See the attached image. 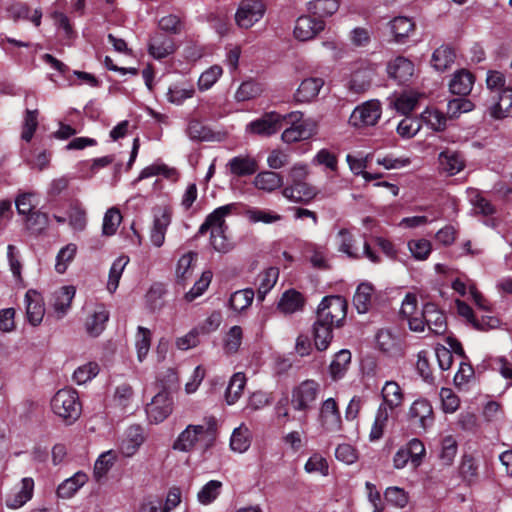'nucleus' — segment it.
Returning <instances> with one entry per match:
<instances>
[{
    "label": "nucleus",
    "instance_id": "1",
    "mask_svg": "<svg viewBox=\"0 0 512 512\" xmlns=\"http://www.w3.org/2000/svg\"><path fill=\"white\" fill-rule=\"evenodd\" d=\"M218 421L214 416H206L200 424H189L177 436L172 448L175 451L189 453L196 448L210 449L217 438Z\"/></svg>",
    "mask_w": 512,
    "mask_h": 512
},
{
    "label": "nucleus",
    "instance_id": "2",
    "mask_svg": "<svg viewBox=\"0 0 512 512\" xmlns=\"http://www.w3.org/2000/svg\"><path fill=\"white\" fill-rule=\"evenodd\" d=\"M381 395L383 402L377 410L374 423L371 427L369 434L371 441H377L382 438L390 412L401 406L404 400L402 389L395 381H387L382 388Z\"/></svg>",
    "mask_w": 512,
    "mask_h": 512
},
{
    "label": "nucleus",
    "instance_id": "3",
    "mask_svg": "<svg viewBox=\"0 0 512 512\" xmlns=\"http://www.w3.org/2000/svg\"><path fill=\"white\" fill-rule=\"evenodd\" d=\"M287 124H290L281 135L284 143L292 144L307 140L317 133L318 123L313 118H303V113L293 111L284 115Z\"/></svg>",
    "mask_w": 512,
    "mask_h": 512
},
{
    "label": "nucleus",
    "instance_id": "4",
    "mask_svg": "<svg viewBox=\"0 0 512 512\" xmlns=\"http://www.w3.org/2000/svg\"><path fill=\"white\" fill-rule=\"evenodd\" d=\"M426 327L435 335H444L447 331L446 316L434 303H426L419 318L410 322V330L414 332H424Z\"/></svg>",
    "mask_w": 512,
    "mask_h": 512
},
{
    "label": "nucleus",
    "instance_id": "5",
    "mask_svg": "<svg viewBox=\"0 0 512 512\" xmlns=\"http://www.w3.org/2000/svg\"><path fill=\"white\" fill-rule=\"evenodd\" d=\"M51 409L55 415L67 423H73L81 415V404L76 390L60 389L51 399Z\"/></svg>",
    "mask_w": 512,
    "mask_h": 512
},
{
    "label": "nucleus",
    "instance_id": "6",
    "mask_svg": "<svg viewBox=\"0 0 512 512\" xmlns=\"http://www.w3.org/2000/svg\"><path fill=\"white\" fill-rule=\"evenodd\" d=\"M347 314V302L341 296L324 297L317 309V321L340 327Z\"/></svg>",
    "mask_w": 512,
    "mask_h": 512
},
{
    "label": "nucleus",
    "instance_id": "7",
    "mask_svg": "<svg viewBox=\"0 0 512 512\" xmlns=\"http://www.w3.org/2000/svg\"><path fill=\"white\" fill-rule=\"evenodd\" d=\"M321 391L320 384L312 379L302 381L293 388L291 404L294 410L305 412L311 409Z\"/></svg>",
    "mask_w": 512,
    "mask_h": 512
},
{
    "label": "nucleus",
    "instance_id": "8",
    "mask_svg": "<svg viewBox=\"0 0 512 512\" xmlns=\"http://www.w3.org/2000/svg\"><path fill=\"white\" fill-rule=\"evenodd\" d=\"M354 242L355 239L348 229L342 228L338 231L336 235V244L340 252L346 254L352 259L366 257L372 263L380 262L379 256L371 249L370 245L366 241L363 244L362 252L354 246Z\"/></svg>",
    "mask_w": 512,
    "mask_h": 512
},
{
    "label": "nucleus",
    "instance_id": "9",
    "mask_svg": "<svg viewBox=\"0 0 512 512\" xmlns=\"http://www.w3.org/2000/svg\"><path fill=\"white\" fill-rule=\"evenodd\" d=\"M266 12V5L261 0H242L235 13L236 24L242 29L251 28L259 22Z\"/></svg>",
    "mask_w": 512,
    "mask_h": 512
},
{
    "label": "nucleus",
    "instance_id": "10",
    "mask_svg": "<svg viewBox=\"0 0 512 512\" xmlns=\"http://www.w3.org/2000/svg\"><path fill=\"white\" fill-rule=\"evenodd\" d=\"M284 121V115L276 111H271L264 113L260 118L250 122L246 130L255 135L271 136L282 128Z\"/></svg>",
    "mask_w": 512,
    "mask_h": 512
},
{
    "label": "nucleus",
    "instance_id": "11",
    "mask_svg": "<svg viewBox=\"0 0 512 512\" xmlns=\"http://www.w3.org/2000/svg\"><path fill=\"white\" fill-rule=\"evenodd\" d=\"M382 114L378 100H370L356 107L350 116V123L355 127L374 126Z\"/></svg>",
    "mask_w": 512,
    "mask_h": 512
},
{
    "label": "nucleus",
    "instance_id": "12",
    "mask_svg": "<svg viewBox=\"0 0 512 512\" xmlns=\"http://www.w3.org/2000/svg\"><path fill=\"white\" fill-rule=\"evenodd\" d=\"M377 66L368 61H360L354 68L349 83V88L355 93H362L368 90L376 75Z\"/></svg>",
    "mask_w": 512,
    "mask_h": 512
},
{
    "label": "nucleus",
    "instance_id": "13",
    "mask_svg": "<svg viewBox=\"0 0 512 512\" xmlns=\"http://www.w3.org/2000/svg\"><path fill=\"white\" fill-rule=\"evenodd\" d=\"M172 412V401L166 391L156 394L146 406V414L150 422H163Z\"/></svg>",
    "mask_w": 512,
    "mask_h": 512
},
{
    "label": "nucleus",
    "instance_id": "14",
    "mask_svg": "<svg viewBox=\"0 0 512 512\" xmlns=\"http://www.w3.org/2000/svg\"><path fill=\"white\" fill-rule=\"evenodd\" d=\"M172 211L168 207L158 208L154 212L153 225L150 231V241L155 247H161L165 242L167 228L171 224Z\"/></svg>",
    "mask_w": 512,
    "mask_h": 512
},
{
    "label": "nucleus",
    "instance_id": "15",
    "mask_svg": "<svg viewBox=\"0 0 512 512\" xmlns=\"http://www.w3.org/2000/svg\"><path fill=\"white\" fill-rule=\"evenodd\" d=\"M319 421L326 431L336 432L340 430L342 423L341 415L334 398H328L321 404Z\"/></svg>",
    "mask_w": 512,
    "mask_h": 512
},
{
    "label": "nucleus",
    "instance_id": "16",
    "mask_svg": "<svg viewBox=\"0 0 512 512\" xmlns=\"http://www.w3.org/2000/svg\"><path fill=\"white\" fill-rule=\"evenodd\" d=\"M324 85L320 77H308L301 81L293 94V99L298 104H308L314 101Z\"/></svg>",
    "mask_w": 512,
    "mask_h": 512
},
{
    "label": "nucleus",
    "instance_id": "17",
    "mask_svg": "<svg viewBox=\"0 0 512 512\" xmlns=\"http://www.w3.org/2000/svg\"><path fill=\"white\" fill-rule=\"evenodd\" d=\"M324 28L325 24L322 20L314 19L310 16H300L296 20L293 33L297 40L308 41L323 31Z\"/></svg>",
    "mask_w": 512,
    "mask_h": 512
},
{
    "label": "nucleus",
    "instance_id": "18",
    "mask_svg": "<svg viewBox=\"0 0 512 512\" xmlns=\"http://www.w3.org/2000/svg\"><path fill=\"white\" fill-rule=\"evenodd\" d=\"M409 420L422 430H425L433 422V410L425 399L415 400L408 412Z\"/></svg>",
    "mask_w": 512,
    "mask_h": 512
},
{
    "label": "nucleus",
    "instance_id": "19",
    "mask_svg": "<svg viewBox=\"0 0 512 512\" xmlns=\"http://www.w3.org/2000/svg\"><path fill=\"white\" fill-rule=\"evenodd\" d=\"M109 311L104 304H96L85 321V330L91 337H98L106 328Z\"/></svg>",
    "mask_w": 512,
    "mask_h": 512
},
{
    "label": "nucleus",
    "instance_id": "20",
    "mask_svg": "<svg viewBox=\"0 0 512 512\" xmlns=\"http://www.w3.org/2000/svg\"><path fill=\"white\" fill-rule=\"evenodd\" d=\"M512 109V88L502 89L492 96L488 106L489 115L494 119H503L509 115Z\"/></svg>",
    "mask_w": 512,
    "mask_h": 512
},
{
    "label": "nucleus",
    "instance_id": "21",
    "mask_svg": "<svg viewBox=\"0 0 512 512\" xmlns=\"http://www.w3.org/2000/svg\"><path fill=\"white\" fill-rule=\"evenodd\" d=\"M317 189L305 181L290 183L282 190V195L294 202L307 203L317 195Z\"/></svg>",
    "mask_w": 512,
    "mask_h": 512
},
{
    "label": "nucleus",
    "instance_id": "22",
    "mask_svg": "<svg viewBox=\"0 0 512 512\" xmlns=\"http://www.w3.org/2000/svg\"><path fill=\"white\" fill-rule=\"evenodd\" d=\"M387 73L398 83H406L414 74V64L409 59L398 56L388 62Z\"/></svg>",
    "mask_w": 512,
    "mask_h": 512
},
{
    "label": "nucleus",
    "instance_id": "23",
    "mask_svg": "<svg viewBox=\"0 0 512 512\" xmlns=\"http://www.w3.org/2000/svg\"><path fill=\"white\" fill-rule=\"evenodd\" d=\"M233 209H235V204L233 203L216 208L201 224L198 235H204L209 230L224 229L225 217L228 216Z\"/></svg>",
    "mask_w": 512,
    "mask_h": 512
},
{
    "label": "nucleus",
    "instance_id": "24",
    "mask_svg": "<svg viewBox=\"0 0 512 512\" xmlns=\"http://www.w3.org/2000/svg\"><path fill=\"white\" fill-rule=\"evenodd\" d=\"M26 314L28 321L33 325H39L44 317L45 308L41 295L35 290H29L25 295Z\"/></svg>",
    "mask_w": 512,
    "mask_h": 512
},
{
    "label": "nucleus",
    "instance_id": "25",
    "mask_svg": "<svg viewBox=\"0 0 512 512\" xmlns=\"http://www.w3.org/2000/svg\"><path fill=\"white\" fill-rule=\"evenodd\" d=\"M304 305V296L300 292L290 289L282 294L277 309L284 315H291L302 311Z\"/></svg>",
    "mask_w": 512,
    "mask_h": 512
},
{
    "label": "nucleus",
    "instance_id": "26",
    "mask_svg": "<svg viewBox=\"0 0 512 512\" xmlns=\"http://www.w3.org/2000/svg\"><path fill=\"white\" fill-rule=\"evenodd\" d=\"M148 51L153 58L162 59L175 51V44L172 38L157 33L150 38Z\"/></svg>",
    "mask_w": 512,
    "mask_h": 512
},
{
    "label": "nucleus",
    "instance_id": "27",
    "mask_svg": "<svg viewBox=\"0 0 512 512\" xmlns=\"http://www.w3.org/2000/svg\"><path fill=\"white\" fill-rule=\"evenodd\" d=\"M439 169L449 176H454L465 167L462 156L453 150L442 151L438 156Z\"/></svg>",
    "mask_w": 512,
    "mask_h": 512
},
{
    "label": "nucleus",
    "instance_id": "28",
    "mask_svg": "<svg viewBox=\"0 0 512 512\" xmlns=\"http://www.w3.org/2000/svg\"><path fill=\"white\" fill-rule=\"evenodd\" d=\"M227 167L231 174L243 177L253 175L258 170V163L249 155H238L229 160Z\"/></svg>",
    "mask_w": 512,
    "mask_h": 512
},
{
    "label": "nucleus",
    "instance_id": "29",
    "mask_svg": "<svg viewBox=\"0 0 512 512\" xmlns=\"http://www.w3.org/2000/svg\"><path fill=\"white\" fill-rule=\"evenodd\" d=\"M88 475L82 471L76 472L70 478L65 479L57 488V495L63 499L73 497L76 492L88 481Z\"/></svg>",
    "mask_w": 512,
    "mask_h": 512
},
{
    "label": "nucleus",
    "instance_id": "30",
    "mask_svg": "<svg viewBox=\"0 0 512 512\" xmlns=\"http://www.w3.org/2000/svg\"><path fill=\"white\" fill-rule=\"evenodd\" d=\"M456 58L455 50L449 45H441L432 54L431 65L438 72L450 69Z\"/></svg>",
    "mask_w": 512,
    "mask_h": 512
},
{
    "label": "nucleus",
    "instance_id": "31",
    "mask_svg": "<svg viewBox=\"0 0 512 512\" xmlns=\"http://www.w3.org/2000/svg\"><path fill=\"white\" fill-rule=\"evenodd\" d=\"M474 84V76L468 70L461 69L453 74L449 83L450 91L456 95H468Z\"/></svg>",
    "mask_w": 512,
    "mask_h": 512
},
{
    "label": "nucleus",
    "instance_id": "32",
    "mask_svg": "<svg viewBox=\"0 0 512 512\" xmlns=\"http://www.w3.org/2000/svg\"><path fill=\"white\" fill-rule=\"evenodd\" d=\"M33 488V479L29 477L23 478L20 489L6 499V505L13 509L20 508L31 499Z\"/></svg>",
    "mask_w": 512,
    "mask_h": 512
},
{
    "label": "nucleus",
    "instance_id": "33",
    "mask_svg": "<svg viewBox=\"0 0 512 512\" xmlns=\"http://www.w3.org/2000/svg\"><path fill=\"white\" fill-rule=\"evenodd\" d=\"M253 184L257 189L272 192L282 187L283 178L279 173L263 171L255 176Z\"/></svg>",
    "mask_w": 512,
    "mask_h": 512
},
{
    "label": "nucleus",
    "instance_id": "34",
    "mask_svg": "<svg viewBox=\"0 0 512 512\" xmlns=\"http://www.w3.org/2000/svg\"><path fill=\"white\" fill-rule=\"evenodd\" d=\"M351 363V353L349 350L343 349L334 355L329 366V374L334 381L344 377Z\"/></svg>",
    "mask_w": 512,
    "mask_h": 512
},
{
    "label": "nucleus",
    "instance_id": "35",
    "mask_svg": "<svg viewBox=\"0 0 512 512\" xmlns=\"http://www.w3.org/2000/svg\"><path fill=\"white\" fill-rule=\"evenodd\" d=\"M252 440L251 431L247 426L241 424L239 427L235 428L232 432L230 438V448L232 451L237 453L246 452Z\"/></svg>",
    "mask_w": 512,
    "mask_h": 512
},
{
    "label": "nucleus",
    "instance_id": "36",
    "mask_svg": "<svg viewBox=\"0 0 512 512\" xmlns=\"http://www.w3.org/2000/svg\"><path fill=\"white\" fill-rule=\"evenodd\" d=\"M75 296V289L72 286L61 287L54 293L53 307L58 317H63L71 306Z\"/></svg>",
    "mask_w": 512,
    "mask_h": 512
},
{
    "label": "nucleus",
    "instance_id": "37",
    "mask_svg": "<svg viewBox=\"0 0 512 512\" xmlns=\"http://www.w3.org/2000/svg\"><path fill=\"white\" fill-rule=\"evenodd\" d=\"M144 441V437L139 426H131L127 431V437L122 441V453L130 457L135 454Z\"/></svg>",
    "mask_w": 512,
    "mask_h": 512
},
{
    "label": "nucleus",
    "instance_id": "38",
    "mask_svg": "<svg viewBox=\"0 0 512 512\" xmlns=\"http://www.w3.org/2000/svg\"><path fill=\"white\" fill-rule=\"evenodd\" d=\"M333 326L315 321L313 326L314 343L319 351L326 350L333 339Z\"/></svg>",
    "mask_w": 512,
    "mask_h": 512
},
{
    "label": "nucleus",
    "instance_id": "39",
    "mask_svg": "<svg viewBox=\"0 0 512 512\" xmlns=\"http://www.w3.org/2000/svg\"><path fill=\"white\" fill-rule=\"evenodd\" d=\"M279 277L276 267H269L258 275V299L263 301L266 294L275 286Z\"/></svg>",
    "mask_w": 512,
    "mask_h": 512
},
{
    "label": "nucleus",
    "instance_id": "40",
    "mask_svg": "<svg viewBox=\"0 0 512 512\" xmlns=\"http://www.w3.org/2000/svg\"><path fill=\"white\" fill-rule=\"evenodd\" d=\"M373 287L369 283H361L355 292L353 302L358 313H366L371 306Z\"/></svg>",
    "mask_w": 512,
    "mask_h": 512
},
{
    "label": "nucleus",
    "instance_id": "41",
    "mask_svg": "<svg viewBox=\"0 0 512 512\" xmlns=\"http://www.w3.org/2000/svg\"><path fill=\"white\" fill-rule=\"evenodd\" d=\"M338 9V0H314L308 3V11L319 18L330 17Z\"/></svg>",
    "mask_w": 512,
    "mask_h": 512
},
{
    "label": "nucleus",
    "instance_id": "42",
    "mask_svg": "<svg viewBox=\"0 0 512 512\" xmlns=\"http://www.w3.org/2000/svg\"><path fill=\"white\" fill-rule=\"evenodd\" d=\"M223 484L219 480H210L197 493V500L202 505L213 503L222 491Z\"/></svg>",
    "mask_w": 512,
    "mask_h": 512
},
{
    "label": "nucleus",
    "instance_id": "43",
    "mask_svg": "<svg viewBox=\"0 0 512 512\" xmlns=\"http://www.w3.org/2000/svg\"><path fill=\"white\" fill-rule=\"evenodd\" d=\"M253 299V289L246 288L235 291L233 294H231L229 299V305L233 311L239 313L247 309L249 306H251Z\"/></svg>",
    "mask_w": 512,
    "mask_h": 512
},
{
    "label": "nucleus",
    "instance_id": "44",
    "mask_svg": "<svg viewBox=\"0 0 512 512\" xmlns=\"http://www.w3.org/2000/svg\"><path fill=\"white\" fill-rule=\"evenodd\" d=\"M418 103V95L414 92H405L390 100L393 106L401 114H409Z\"/></svg>",
    "mask_w": 512,
    "mask_h": 512
},
{
    "label": "nucleus",
    "instance_id": "45",
    "mask_svg": "<svg viewBox=\"0 0 512 512\" xmlns=\"http://www.w3.org/2000/svg\"><path fill=\"white\" fill-rule=\"evenodd\" d=\"M128 262L129 258L126 256H120L113 262L107 282V290L110 293H114L117 290L120 278Z\"/></svg>",
    "mask_w": 512,
    "mask_h": 512
},
{
    "label": "nucleus",
    "instance_id": "46",
    "mask_svg": "<svg viewBox=\"0 0 512 512\" xmlns=\"http://www.w3.org/2000/svg\"><path fill=\"white\" fill-rule=\"evenodd\" d=\"M391 33L394 35L396 41H401L403 38L409 36V34L414 30L413 21L404 16L395 17L389 23Z\"/></svg>",
    "mask_w": 512,
    "mask_h": 512
},
{
    "label": "nucleus",
    "instance_id": "47",
    "mask_svg": "<svg viewBox=\"0 0 512 512\" xmlns=\"http://www.w3.org/2000/svg\"><path fill=\"white\" fill-rule=\"evenodd\" d=\"M245 215L251 223L262 222L272 224L282 219L280 214L269 209L249 208L246 210Z\"/></svg>",
    "mask_w": 512,
    "mask_h": 512
},
{
    "label": "nucleus",
    "instance_id": "48",
    "mask_svg": "<svg viewBox=\"0 0 512 512\" xmlns=\"http://www.w3.org/2000/svg\"><path fill=\"white\" fill-rule=\"evenodd\" d=\"M246 384V377L243 373H235L226 390V401L229 405L234 404L242 395Z\"/></svg>",
    "mask_w": 512,
    "mask_h": 512
},
{
    "label": "nucleus",
    "instance_id": "49",
    "mask_svg": "<svg viewBox=\"0 0 512 512\" xmlns=\"http://www.w3.org/2000/svg\"><path fill=\"white\" fill-rule=\"evenodd\" d=\"M467 196L469 202L474 209L483 215H491L494 213V207L492 204L481 194L476 188L467 189Z\"/></svg>",
    "mask_w": 512,
    "mask_h": 512
},
{
    "label": "nucleus",
    "instance_id": "50",
    "mask_svg": "<svg viewBox=\"0 0 512 512\" xmlns=\"http://www.w3.org/2000/svg\"><path fill=\"white\" fill-rule=\"evenodd\" d=\"M48 215L40 211H33L26 216L25 226L35 235L41 234L48 227Z\"/></svg>",
    "mask_w": 512,
    "mask_h": 512
},
{
    "label": "nucleus",
    "instance_id": "51",
    "mask_svg": "<svg viewBox=\"0 0 512 512\" xmlns=\"http://www.w3.org/2000/svg\"><path fill=\"white\" fill-rule=\"evenodd\" d=\"M304 470L308 474H319L325 477L329 474V465L326 458L319 453H314L306 461Z\"/></svg>",
    "mask_w": 512,
    "mask_h": 512
},
{
    "label": "nucleus",
    "instance_id": "52",
    "mask_svg": "<svg viewBox=\"0 0 512 512\" xmlns=\"http://www.w3.org/2000/svg\"><path fill=\"white\" fill-rule=\"evenodd\" d=\"M122 216L118 208L112 207L108 209L103 218L102 233L105 236H112L116 233Z\"/></svg>",
    "mask_w": 512,
    "mask_h": 512
},
{
    "label": "nucleus",
    "instance_id": "53",
    "mask_svg": "<svg viewBox=\"0 0 512 512\" xmlns=\"http://www.w3.org/2000/svg\"><path fill=\"white\" fill-rule=\"evenodd\" d=\"M457 450L458 445L453 436L448 435L442 439L439 459L443 465L450 466L453 463Z\"/></svg>",
    "mask_w": 512,
    "mask_h": 512
},
{
    "label": "nucleus",
    "instance_id": "54",
    "mask_svg": "<svg viewBox=\"0 0 512 512\" xmlns=\"http://www.w3.org/2000/svg\"><path fill=\"white\" fill-rule=\"evenodd\" d=\"M151 344V332L149 329L139 326L136 334L135 347L137 351V358L142 362L149 350Z\"/></svg>",
    "mask_w": 512,
    "mask_h": 512
},
{
    "label": "nucleus",
    "instance_id": "55",
    "mask_svg": "<svg viewBox=\"0 0 512 512\" xmlns=\"http://www.w3.org/2000/svg\"><path fill=\"white\" fill-rule=\"evenodd\" d=\"M262 92L263 88L260 83L253 80L245 81L237 89L235 99L237 101H248L260 96Z\"/></svg>",
    "mask_w": 512,
    "mask_h": 512
},
{
    "label": "nucleus",
    "instance_id": "56",
    "mask_svg": "<svg viewBox=\"0 0 512 512\" xmlns=\"http://www.w3.org/2000/svg\"><path fill=\"white\" fill-rule=\"evenodd\" d=\"M187 135L195 141H211L213 132L198 120H191L187 127Z\"/></svg>",
    "mask_w": 512,
    "mask_h": 512
},
{
    "label": "nucleus",
    "instance_id": "57",
    "mask_svg": "<svg viewBox=\"0 0 512 512\" xmlns=\"http://www.w3.org/2000/svg\"><path fill=\"white\" fill-rule=\"evenodd\" d=\"M76 252L77 246L73 243H69L61 248L56 256L55 270L63 274L67 270L69 263L74 259Z\"/></svg>",
    "mask_w": 512,
    "mask_h": 512
},
{
    "label": "nucleus",
    "instance_id": "58",
    "mask_svg": "<svg viewBox=\"0 0 512 512\" xmlns=\"http://www.w3.org/2000/svg\"><path fill=\"white\" fill-rule=\"evenodd\" d=\"M115 462V456L112 451L102 453L95 462L94 465V478L97 482H100L102 478L106 476L108 471L111 469Z\"/></svg>",
    "mask_w": 512,
    "mask_h": 512
},
{
    "label": "nucleus",
    "instance_id": "59",
    "mask_svg": "<svg viewBox=\"0 0 512 512\" xmlns=\"http://www.w3.org/2000/svg\"><path fill=\"white\" fill-rule=\"evenodd\" d=\"M223 74L221 66L213 65L205 70L198 79V88L201 91L210 89Z\"/></svg>",
    "mask_w": 512,
    "mask_h": 512
},
{
    "label": "nucleus",
    "instance_id": "60",
    "mask_svg": "<svg viewBox=\"0 0 512 512\" xmlns=\"http://www.w3.org/2000/svg\"><path fill=\"white\" fill-rule=\"evenodd\" d=\"M99 373V365L96 362H88L78 367L73 374V380L81 385L90 381Z\"/></svg>",
    "mask_w": 512,
    "mask_h": 512
},
{
    "label": "nucleus",
    "instance_id": "61",
    "mask_svg": "<svg viewBox=\"0 0 512 512\" xmlns=\"http://www.w3.org/2000/svg\"><path fill=\"white\" fill-rule=\"evenodd\" d=\"M197 257L196 253L184 254L179 260L176 268V275L179 281L185 282L192 275L193 262Z\"/></svg>",
    "mask_w": 512,
    "mask_h": 512
},
{
    "label": "nucleus",
    "instance_id": "62",
    "mask_svg": "<svg viewBox=\"0 0 512 512\" xmlns=\"http://www.w3.org/2000/svg\"><path fill=\"white\" fill-rule=\"evenodd\" d=\"M408 248L416 260H426L431 253V243L426 239H414L408 242Z\"/></svg>",
    "mask_w": 512,
    "mask_h": 512
},
{
    "label": "nucleus",
    "instance_id": "63",
    "mask_svg": "<svg viewBox=\"0 0 512 512\" xmlns=\"http://www.w3.org/2000/svg\"><path fill=\"white\" fill-rule=\"evenodd\" d=\"M69 225L76 231H82L86 227V211L79 205H71L68 210Z\"/></svg>",
    "mask_w": 512,
    "mask_h": 512
},
{
    "label": "nucleus",
    "instance_id": "64",
    "mask_svg": "<svg viewBox=\"0 0 512 512\" xmlns=\"http://www.w3.org/2000/svg\"><path fill=\"white\" fill-rule=\"evenodd\" d=\"M242 343V329L240 326H233L224 339V350L227 354L236 353Z\"/></svg>",
    "mask_w": 512,
    "mask_h": 512
}]
</instances>
